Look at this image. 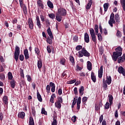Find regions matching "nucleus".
Returning <instances> with one entry per match:
<instances>
[{
	"label": "nucleus",
	"mask_w": 125,
	"mask_h": 125,
	"mask_svg": "<svg viewBox=\"0 0 125 125\" xmlns=\"http://www.w3.org/2000/svg\"><path fill=\"white\" fill-rule=\"evenodd\" d=\"M26 77H27L28 82H31V81H32V78L31 77V76L26 75Z\"/></svg>",
	"instance_id": "nucleus-62"
},
{
	"label": "nucleus",
	"mask_w": 125,
	"mask_h": 125,
	"mask_svg": "<svg viewBox=\"0 0 125 125\" xmlns=\"http://www.w3.org/2000/svg\"><path fill=\"white\" fill-rule=\"evenodd\" d=\"M96 35H98V40L100 41V42H102V35H101V33H97Z\"/></svg>",
	"instance_id": "nucleus-45"
},
{
	"label": "nucleus",
	"mask_w": 125,
	"mask_h": 125,
	"mask_svg": "<svg viewBox=\"0 0 125 125\" xmlns=\"http://www.w3.org/2000/svg\"><path fill=\"white\" fill-rule=\"evenodd\" d=\"M55 16H56V15L54 13H50V14H48V17H49V18H50L52 20H53L55 19Z\"/></svg>",
	"instance_id": "nucleus-36"
},
{
	"label": "nucleus",
	"mask_w": 125,
	"mask_h": 125,
	"mask_svg": "<svg viewBox=\"0 0 125 125\" xmlns=\"http://www.w3.org/2000/svg\"><path fill=\"white\" fill-rule=\"evenodd\" d=\"M46 39V42H47V43H49V44H52V41L54 38H51L48 36Z\"/></svg>",
	"instance_id": "nucleus-24"
},
{
	"label": "nucleus",
	"mask_w": 125,
	"mask_h": 125,
	"mask_svg": "<svg viewBox=\"0 0 125 125\" xmlns=\"http://www.w3.org/2000/svg\"><path fill=\"white\" fill-rule=\"evenodd\" d=\"M66 15H67V10L64 8L60 7L56 13V19L58 22H61L63 17Z\"/></svg>",
	"instance_id": "nucleus-2"
},
{
	"label": "nucleus",
	"mask_w": 125,
	"mask_h": 125,
	"mask_svg": "<svg viewBox=\"0 0 125 125\" xmlns=\"http://www.w3.org/2000/svg\"><path fill=\"white\" fill-rule=\"evenodd\" d=\"M73 40L74 41V42H78V41H79V38H78V36H75L73 38Z\"/></svg>",
	"instance_id": "nucleus-56"
},
{
	"label": "nucleus",
	"mask_w": 125,
	"mask_h": 125,
	"mask_svg": "<svg viewBox=\"0 0 125 125\" xmlns=\"http://www.w3.org/2000/svg\"><path fill=\"white\" fill-rule=\"evenodd\" d=\"M28 125H35V122L34 121V118L32 117H29V121Z\"/></svg>",
	"instance_id": "nucleus-31"
},
{
	"label": "nucleus",
	"mask_w": 125,
	"mask_h": 125,
	"mask_svg": "<svg viewBox=\"0 0 125 125\" xmlns=\"http://www.w3.org/2000/svg\"><path fill=\"white\" fill-rule=\"evenodd\" d=\"M0 79L1 81H4L5 79V75H4V74H0Z\"/></svg>",
	"instance_id": "nucleus-47"
},
{
	"label": "nucleus",
	"mask_w": 125,
	"mask_h": 125,
	"mask_svg": "<svg viewBox=\"0 0 125 125\" xmlns=\"http://www.w3.org/2000/svg\"><path fill=\"white\" fill-rule=\"evenodd\" d=\"M10 83L12 88H14L15 87V85H16V81L14 80H12L10 81Z\"/></svg>",
	"instance_id": "nucleus-25"
},
{
	"label": "nucleus",
	"mask_w": 125,
	"mask_h": 125,
	"mask_svg": "<svg viewBox=\"0 0 125 125\" xmlns=\"http://www.w3.org/2000/svg\"><path fill=\"white\" fill-rule=\"evenodd\" d=\"M116 23V21H115V14L114 13H112L110 15V20L108 21V24L110 26L113 27V24H115Z\"/></svg>",
	"instance_id": "nucleus-7"
},
{
	"label": "nucleus",
	"mask_w": 125,
	"mask_h": 125,
	"mask_svg": "<svg viewBox=\"0 0 125 125\" xmlns=\"http://www.w3.org/2000/svg\"><path fill=\"white\" fill-rule=\"evenodd\" d=\"M120 2L124 11H125V0H120Z\"/></svg>",
	"instance_id": "nucleus-32"
},
{
	"label": "nucleus",
	"mask_w": 125,
	"mask_h": 125,
	"mask_svg": "<svg viewBox=\"0 0 125 125\" xmlns=\"http://www.w3.org/2000/svg\"><path fill=\"white\" fill-rule=\"evenodd\" d=\"M92 4V0H89L88 3L87 4L86 6V9L87 10H89V9H90V7H91Z\"/></svg>",
	"instance_id": "nucleus-21"
},
{
	"label": "nucleus",
	"mask_w": 125,
	"mask_h": 125,
	"mask_svg": "<svg viewBox=\"0 0 125 125\" xmlns=\"http://www.w3.org/2000/svg\"><path fill=\"white\" fill-rule=\"evenodd\" d=\"M69 60H70V62L72 63L73 66H74V65H75V59L74 58V57H73L72 56H69Z\"/></svg>",
	"instance_id": "nucleus-34"
},
{
	"label": "nucleus",
	"mask_w": 125,
	"mask_h": 125,
	"mask_svg": "<svg viewBox=\"0 0 125 125\" xmlns=\"http://www.w3.org/2000/svg\"><path fill=\"white\" fill-rule=\"evenodd\" d=\"M94 30L96 34H98V31L99 30V26L98 24H95L94 25Z\"/></svg>",
	"instance_id": "nucleus-37"
},
{
	"label": "nucleus",
	"mask_w": 125,
	"mask_h": 125,
	"mask_svg": "<svg viewBox=\"0 0 125 125\" xmlns=\"http://www.w3.org/2000/svg\"><path fill=\"white\" fill-rule=\"evenodd\" d=\"M77 100H78V96H76L75 98H74L72 104H74L76 105V104H77Z\"/></svg>",
	"instance_id": "nucleus-52"
},
{
	"label": "nucleus",
	"mask_w": 125,
	"mask_h": 125,
	"mask_svg": "<svg viewBox=\"0 0 125 125\" xmlns=\"http://www.w3.org/2000/svg\"><path fill=\"white\" fill-rule=\"evenodd\" d=\"M82 100V98L79 97L78 99L77 102V109L79 111L80 110V108L81 107V102Z\"/></svg>",
	"instance_id": "nucleus-14"
},
{
	"label": "nucleus",
	"mask_w": 125,
	"mask_h": 125,
	"mask_svg": "<svg viewBox=\"0 0 125 125\" xmlns=\"http://www.w3.org/2000/svg\"><path fill=\"white\" fill-rule=\"evenodd\" d=\"M116 36L118 38H122V32L119 30H117Z\"/></svg>",
	"instance_id": "nucleus-41"
},
{
	"label": "nucleus",
	"mask_w": 125,
	"mask_h": 125,
	"mask_svg": "<svg viewBox=\"0 0 125 125\" xmlns=\"http://www.w3.org/2000/svg\"><path fill=\"white\" fill-rule=\"evenodd\" d=\"M36 24L38 27V28H39V29H41V28H42V23H41V21L40 20V17H39V16H36Z\"/></svg>",
	"instance_id": "nucleus-11"
},
{
	"label": "nucleus",
	"mask_w": 125,
	"mask_h": 125,
	"mask_svg": "<svg viewBox=\"0 0 125 125\" xmlns=\"http://www.w3.org/2000/svg\"><path fill=\"white\" fill-rule=\"evenodd\" d=\"M99 52L101 55H102L104 52V49H103V47H100L99 48Z\"/></svg>",
	"instance_id": "nucleus-48"
},
{
	"label": "nucleus",
	"mask_w": 125,
	"mask_h": 125,
	"mask_svg": "<svg viewBox=\"0 0 125 125\" xmlns=\"http://www.w3.org/2000/svg\"><path fill=\"white\" fill-rule=\"evenodd\" d=\"M109 6H110V5L108 4V3H105L104 4V12H107V10H108Z\"/></svg>",
	"instance_id": "nucleus-29"
},
{
	"label": "nucleus",
	"mask_w": 125,
	"mask_h": 125,
	"mask_svg": "<svg viewBox=\"0 0 125 125\" xmlns=\"http://www.w3.org/2000/svg\"><path fill=\"white\" fill-rule=\"evenodd\" d=\"M20 76L21 78H25V76L24 75V70L22 69V68H20Z\"/></svg>",
	"instance_id": "nucleus-40"
},
{
	"label": "nucleus",
	"mask_w": 125,
	"mask_h": 125,
	"mask_svg": "<svg viewBox=\"0 0 125 125\" xmlns=\"http://www.w3.org/2000/svg\"><path fill=\"white\" fill-rule=\"evenodd\" d=\"M115 51V52H113L112 55V59L113 61L116 62L118 59V63H124V62H125V60L124 59V57L123 56H122V54H123V48H122V47H117L116 48Z\"/></svg>",
	"instance_id": "nucleus-1"
},
{
	"label": "nucleus",
	"mask_w": 125,
	"mask_h": 125,
	"mask_svg": "<svg viewBox=\"0 0 125 125\" xmlns=\"http://www.w3.org/2000/svg\"><path fill=\"white\" fill-rule=\"evenodd\" d=\"M104 108L106 109H108L109 108H110V103H109V102L106 103V104H104Z\"/></svg>",
	"instance_id": "nucleus-44"
},
{
	"label": "nucleus",
	"mask_w": 125,
	"mask_h": 125,
	"mask_svg": "<svg viewBox=\"0 0 125 125\" xmlns=\"http://www.w3.org/2000/svg\"><path fill=\"white\" fill-rule=\"evenodd\" d=\"M103 75V65H101L100 68V70L98 71V77L99 79H101L102 78V76Z\"/></svg>",
	"instance_id": "nucleus-12"
},
{
	"label": "nucleus",
	"mask_w": 125,
	"mask_h": 125,
	"mask_svg": "<svg viewBox=\"0 0 125 125\" xmlns=\"http://www.w3.org/2000/svg\"><path fill=\"white\" fill-rule=\"evenodd\" d=\"M95 108L96 111H99V110H100V105H99L98 104H95Z\"/></svg>",
	"instance_id": "nucleus-57"
},
{
	"label": "nucleus",
	"mask_w": 125,
	"mask_h": 125,
	"mask_svg": "<svg viewBox=\"0 0 125 125\" xmlns=\"http://www.w3.org/2000/svg\"><path fill=\"white\" fill-rule=\"evenodd\" d=\"M112 83V78L111 76H106V80L105 78L103 79V85L104 90H107L108 89V84L110 85Z\"/></svg>",
	"instance_id": "nucleus-3"
},
{
	"label": "nucleus",
	"mask_w": 125,
	"mask_h": 125,
	"mask_svg": "<svg viewBox=\"0 0 125 125\" xmlns=\"http://www.w3.org/2000/svg\"><path fill=\"white\" fill-rule=\"evenodd\" d=\"M77 82V80L74 79L73 80H70L69 81H68V83L72 84V83H75Z\"/></svg>",
	"instance_id": "nucleus-60"
},
{
	"label": "nucleus",
	"mask_w": 125,
	"mask_h": 125,
	"mask_svg": "<svg viewBox=\"0 0 125 125\" xmlns=\"http://www.w3.org/2000/svg\"><path fill=\"white\" fill-rule=\"evenodd\" d=\"M25 60H28L29 58H30V56H29V51H28V49H25L23 51Z\"/></svg>",
	"instance_id": "nucleus-10"
},
{
	"label": "nucleus",
	"mask_w": 125,
	"mask_h": 125,
	"mask_svg": "<svg viewBox=\"0 0 125 125\" xmlns=\"http://www.w3.org/2000/svg\"><path fill=\"white\" fill-rule=\"evenodd\" d=\"M74 92L75 95H78L79 94V93H78V88L75 87L74 89Z\"/></svg>",
	"instance_id": "nucleus-61"
},
{
	"label": "nucleus",
	"mask_w": 125,
	"mask_h": 125,
	"mask_svg": "<svg viewBox=\"0 0 125 125\" xmlns=\"http://www.w3.org/2000/svg\"><path fill=\"white\" fill-rule=\"evenodd\" d=\"M66 62V59L65 58H62L60 61V63L62 65H65V62Z\"/></svg>",
	"instance_id": "nucleus-39"
},
{
	"label": "nucleus",
	"mask_w": 125,
	"mask_h": 125,
	"mask_svg": "<svg viewBox=\"0 0 125 125\" xmlns=\"http://www.w3.org/2000/svg\"><path fill=\"white\" fill-rule=\"evenodd\" d=\"M46 90L47 93H49V92H50V86H49V85H47Z\"/></svg>",
	"instance_id": "nucleus-51"
},
{
	"label": "nucleus",
	"mask_w": 125,
	"mask_h": 125,
	"mask_svg": "<svg viewBox=\"0 0 125 125\" xmlns=\"http://www.w3.org/2000/svg\"><path fill=\"white\" fill-rule=\"evenodd\" d=\"M47 33L49 36L50 38H51V39H53V35L52 34V32H51V29H50V27H48V28L47 30Z\"/></svg>",
	"instance_id": "nucleus-23"
},
{
	"label": "nucleus",
	"mask_w": 125,
	"mask_h": 125,
	"mask_svg": "<svg viewBox=\"0 0 125 125\" xmlns=\"http://www.w3.org/2000/svg\"><path fill=\"white\" fill-rule=\"evenodd\" d=\"M23 10L24 14L27 15L28 12L27 11V7L26 6H24V7L23 8Z\"/></svg>",
	"instance_id": "nucleus-63"
},
{
	"label": "nucleus",
	"mask_w": 125,
	"mask_h": 125,
	"mask_svg": "<svg viewBox=\"0 0 125 125\" xmlns=\"http://www.w3.org/2000/svg\"><path fill=\"white\" fill-rule=\"evenodd\" d=\"M35 53H36V54H37V55H39V54H40V49H39V48L35 47Z\"/></svg>",
	"instance_id": "nucleus-50"
},
{
	"label": "nucleus",
	"mask_w": 125,
	"mask_h": 125,
	"mask_svg": "<svg viewBox=\"0 0 125 125\" xmlns=\"http://www.w3.org/2000/svg\"><path fill=\"white\" fill-rule=\"evenodd\" d=\"M120 16L119 15V14H116L115 15V20L116 22L117 23H118V24H120Z\"/></svg>",
	"instance_id": "nucleus-26"
},
{
	"label": "nucleus",
	"mask_w": 125,
	"mask_h": 125,
	"mask_svg": "<svg viewBox=\"0 0 125 125\" xmlns=\"http://www.w3.org/2000/svg\"><path fill=\"white\" fill-rule=\"evenodd\" d=\"M108 97L110 105V106H112V105H113V101L114 100V98L113 97V96L111 94H109Z\"/></svg>",
	"instance_id": "nucleus-16"
},
{
	"label": "nucleus",
	"mask_w": 125,
	"mask_h": 125,
	"mask_svg": "<svg viewBox=\"0 0 125 125\" xmlns=\"http://www.w3.org/2000/svg\"><path fill=\"white\" fill-rule=\"evenodd\" d=\"M91 37L92 38V40L94 42H96V36H95V34L94 35H91Z\"/></svg>",
	"instance_id": "nucleus-46"
},
{
	"label": "nucleus",
	"mask_w": 125,
	"mask_h": 125,
	"mask_svg": "<svg viewBox=\"0 0 125 125\" xmlns=\"http://www.w3.org/2000/svg\"><path fill=\"white\" fill-rule=\"evenodd\" d=\"M20 55V47L18 46H16L15 50L14 52V59H15L16 62H18L19 59V56Z\"/></svg>",
	"instance_id": "nucleus-5"
},
{
	"label": "nucleus",
	"mask_w": 125,
	"mask_h": 125,
	"mask_svg": "<svg viewBox=\"0 0 125 125\" xmlns=\"http://www.w3.org/2000/svg\"><path fill=\"white\" fill-rule=\"evenodd\" d=\"M28 25L29 28H30L31 30H33V29H34V22L33 21V19L31 18H28Z\"/></svg>",
	"instance_id": "nucleus-8"
},
{
	"label": "nucleus",
	"mask_w": 125,
	"mask_h": 125,
	"mask_svg": "<svg viewBox=\"0 0 125 125\" xmlns=\"http://www.w3.org/2000/svg\"><path fill=\"white\" fill-rule=\"evenodd\" d=\"M84 41L85 42L88 43L89 42V35L87 33H85L84 35Z\"/></svg>",
	"instance_id": "nucleus-13"
},
{
	"label": "nucleus",
	"mask_w": 125,
	"mask_h": 125,
	"mask_svg": "<svg viewBox=\"0 0 125 125\" xmlns=\"http://www.w3.org/2000/svg\"><path fill=\"white\" fill-rule=\"evenodd\" d=\"M47 51L48 53H51V49L50 48V45L47 46Z\"/></svg>",
	"instance_id": "nucleus-58"
},
{
	"label": "nucleus",
	"mask_w": 125,
	"mask_h": 125,
	"mask_svg": "<svg viewBox=\"0 0 125 125\" xmlns=\"http://www.w3.org/2000/svg\"><path fill=\"white\" fill-rule=\"evenodd\" d=\"M2 100L5 105H7L8 104V98H7V96H4Z\"/></svg>",
	"instance_id": "nucleus-22"
},
{
	"label": "nucleus",
	"mask_w": 125,
	"mask_h": 125,
	"mask_svg": "<svg viewBox=\"0 0 125 125\" xmlns=\"http://www.w3.org/2000/svg\"><path fill=\"white\" fill-rule=\"evenodd\" d=\"M71 120L72 121L73 123H76V121H77V116H73Z\"/></svg>",
	"instance_id": "nucleus-55"
},
{
	"label": "nucleus",
	"mask_w": 125,
	"mask_h": 125,
	"mask_svg": "<svg viewBox=\"0 0 125 125\" xmlns=\"http://www.w3.org/2000/svg\"><path fill=\"white\" fill-rule=\"evenodd\" d=\"M49 85L50 87H52L51 88V90L52 92H55V84L53 83V82H50L49 83Z\"/></svg>",
	"instance_id": "nucleus-15"
},
{
	"label": "nucleus",
	"mask_w": 125,
	"mask_h": 125,
	"mask_svg": "<svg viewBox=\"0 0 125 125\" xmlns=\"http://www.w3.org/2000/svg\"><path fill=\"white\" fill-rule=\"evenodd\" d=\"M89 32L91 36H93L95 35V33L94 32V29H93V28H90L89 29Z\"/></svg>",
	"instance_id": "nucleus-43"
},
{
	"label": "nucleus",
	"mask_w": 125,
	"mask_h": 125,
	"mask_svg": "<svg viewBox=\"0 0 125 125\" xmlns=\"http://www.w3.org/2000/svg\"><path fill=\"white\" fill-rule=\"evenodd\" d=\"M52 125H57V117H53V121L52 123Z\"/></svg>",
	"instance_id": "nucleus-35"
},
{
	"label": "nucleus",
	"mask_w": 125,
	"mask_h": 125,
	"mask_svg": "<svg viewBox=\"0 0 125 125\" xmlns=\"http://www.w3.org/2000/svg\"><path fill=\"white\" fill-rule=\"evenodd\" d=\"M83 91H84V87H83V86H82L79 89V94L81 96H83Z\"/></svg>",
	"instance_id": "nucleus-28"
},
{
	"label": "nucleus",
	"mask_w": 125,
	"mask_h": 125,
	"mask_svg": "<svg viewBox=\"0 0 125 125\" xmlns=\"http://www.w3.org/2000/svg\"><path fill=\"white\" fill-rule=\"evenodd\" d=\"M91 79L93 83H96V76L93 72H91Z\"/></svg>",
	"instance_id": "nucleus-19"
},
{
	"label": "nucleus",
	"mask_w": 125,
	"mask_h": 125,
	"mask_svg": "<svg viewBox=\"0 0 125 125\" xmlns=\"http://www.w3.org/2000/svg\"><path fill=\"white\" fill-rule=\"evenodd\" d=\"M19 1L21 7H22L23 5H25V4H23L24 0H19Z\"/></svg>",
	"instance_id": "nucleus-54"
},
{
	"label": "nucleus",
	"mask_w": 125,
	"mask_h": 125,
	"mask_svg": "<svg viewBox=\"0 0 125 125\" xmlns=\"http://www.w3.org/2000/svg\"><path fill=\"white\" fill-rule=\"evenodd\" d=\"M78 54V57H79V58L83 57V56L85 57H89V56H90V53H89L84 47L83 48L81 51H79Z\"/></svg>",
	"instance_id": "nucleus-4"
},
{
	"label": "nucleus",
	"mask_w": 125,
	"mask_h": 125,
	"mask_svg": "<svg viewBox=\"0 0 125 125\" xmlns=\"http://www.w3.org/2000/svg\"><path fill=\"white\" fill-rule=\"evenodd\" d=\"M87 68L89 71H91L92 70V63L90 61H88L87 62Z\"/></svg>",
	"instance_id": "nucleus-17"
},
{
	"label": "nucleus",
	"mask_w": 125,
	"mask_h": 125,
	"mask_svg": "<svg viewBox=\"0 0 125 125\" xmlns=\"http://www.w3.org/2000/svg\"><path fill=\"white\" fill-rule=\"evenodd\" d=\"M37 4L39 7H41L42 9H43L44 8V6L43 5V3H42V0H38L37 1Z\"/></svg>",
	"instance_id": "nucleus-20"
},
{
	"label": "nucleus",
	"mask_w": 125,
	"mask_h": 125,
	"mask_svg": "<svg viewBox=\"0 0 125 125\" xmlns=\"http://www.w3.org/2000/svg\"><path fill=\"white\" fill-rule=\"evenodd\" d=\"M37 65L39 70L40 69H42V62L41 60L38 61Z\"/></svg>",
	"instance_id": "nucleus-33"
},
{
	"label": "nucleus",
	"mask_w": 125,
	"mask_h": 125,
	"mask_svg": "<svg viewBox=\"0 0 125 125\" xmlns=\"http://www.w3.org/2000/svg\"><path fill=\"white\" fill-rule=\"evenodd\" d=\"M18 22V20H17V18H15L14 20H12L13 24H16Z\"/></svg>",
	"instance_id": "nucleus-59"
},
{
	"label": "nucleus",
	"mask_w": 125,
	"mask_h": 125,
	"mask_svg": "<svg viewBox=\"0 0 125 125\" xmlns=\"http://www.w3.org/2000/svg\"><path fill=\"white\" fill-rule=\"evenodd\" d=\"M41 114H43V115H46L47 112L45 111V109H44V108L42 107V112H41Z\"/></svg>",
	"instance_id": "nucleus-53"
},
{
	"label": "nucleus",
	"mask_w": 125,
	"mask_h": 125,
	"mask_svg": "<svg viewBox=\"0 0 125 125\" xmlns=\"http://www.w3.org/2000/svg\"><path fill=\"white\" fill-rule=\"evenodd\" d=\"M118 72L119 74H122L124 77H125V69L123 66H119L118 69Z\"/></svg>",
	"instance_id": "nucleus-9"
},
{
	"label": "nucleus",
	"mask_w": 125,
	"mask_h": 125,
	"mask_svg": "<svg viewBox=\"0 0 125 125\" xmlns=\"http://www.w3.org/2000/svg\"><path fill=\"white\" fill-rule=\"evenodd\" d=\"M8 80H12L13 79V76L12 75V73L11 72H8Z\"/></svg>",
	"instance_id": "nucleus-38"
},
{
	"label": "nucleus",
	"mask_w": 125,
	"mask_h": 125,
	"mask_svg": "<svg viewBox=\"0 0 125 125\" xmlns=\"http://www.w3.org/2000/svg\"><path fill=\"white\" fill-rule=\"evenodd\" d=\"M83 46L81 45H78L76 47V50L79 51V50H81V49H83Z\"/></svg>",
	"instance_id": "nucleus-42"
},
{
	"label": "nucleus",
	"mask_w": 125,
	"mask_h": 125,
	"mask_svg": "<svg viewBox=\"0 0 125 125\" xmlns=\"http://www.w3.org/2000/svg\"><path fill=\"white\" fill-rule=\"evenodd\" d=\"M47 4L48 7H49V8H51V9H53V7H54V6H53V3H52V2H51L49 0L47 1Z\"/></svg>",
	"instance_id": "nucleus-27"
},
{
	"label": "nucleus",
	"mask_w": 125,
	"mask_h": 125,
	"mask_svg": "<svg viewBox=\"0 0 125 125\" xmlns=\"http://www.w3.org/2000/svg\"><path fill=\"white\" fill-rule=\"evenodd\" d=\"M32 114L33 117H36V110H35V107H32Z\"/></svg>",
	"instance_id": "nucleus-49"
},
{
	"label": "nucleus",
	"mask_w": 125,
	"mask_h": 125,
	"mask_svg": "<svg viewBox=\"0 0 125 125\" xmlns=\"http://www.w3.org/2000/svg\"><path fill=\"white\" fill-rule=\"evenodd\" d=\"M61 103H63V99L62 98V97H58V101H56L55 103V107L58 109H61L62 106Z\"/></svg>",
	"instance_id": "nucleus-6"
},
{
	"label": "nucleus",
	"mask_w": 125,
	"mask_h": 125,
	"mask_svg": "<svg viewBox=\"0 0 125 125\" xmlns=\"http://www.w3.org/2000/svg\"><path fill=\"white\" fill-rule=\"evenodd\" d=\"M18 118H20V119H24L25 118V112L22 111L21 112H19L18 115Z\"/></svg>",
	"instance_id": "nucleus-18"
},
{
	"label": "nucleus",
	"mask_w": 125,
	"mask_h": 125,
	"mask_svg": "<svg viewBox=\"0 0 125 125\" xmlns=\"http://www.w3.org/2000/svg\"><path fill=\"white\" fill-rule=\"evenodd\" d=\"M37 99L40 101V102H42V96L39 91H37Z\"/></svg>",
	"instance_id": "nucleus-30"
},
{
	"label": "nucleus",
	"mask_w": 125,
	"mask_h": 125,
	"mask_svg": "<svg viewBox=\"0 0 125 125\" xmlns=\"http://www.w3.org/2000/svg\"><path fill=\"white\" fill-rule=\"evenodd\" d=\"M20 60L21 61H24V55L23 54H21L20 55Z\"/></svg>",
	"instance_id": "nucleus-64"
}]
</instances>
